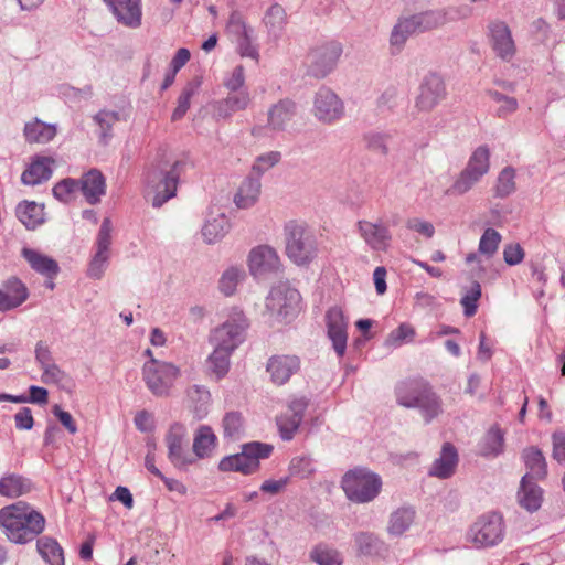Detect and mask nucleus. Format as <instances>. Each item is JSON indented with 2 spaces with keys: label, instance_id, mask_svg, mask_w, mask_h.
I'll return each mask as SVG.
<instances>
[{
  "label": "nucleus",
  "instance_id": "35",
  "mask_svg": "<svg viewBox=\"0 0 565 565\" xmlns=\"http://www.w3.org/2000/svg\"><path fill=\"white\" fill-rule=\"evenodd\" d=\"M260 179L255 177H248L234 196V202L239 209H248L253 206L260 194Z\"/></svg>",
  "mask_w": 565,
  "mask_h": 565
},
{
  "label": "nucleus",
  "instance_id": "10",
  "mask_svg": "<svg viewBox=\"0 0 565 565\" xmlns=\"http://www.w3.org/2000/svg\"><path fill=\"white\" fill-rule=\"evenodd\" d=\"M247 327L248 323L244 315L237 312L213 330L211 343L233 352L244 341Z\"/></svg>",
  "mask_w": 565,
  "mask_h": 565
},
{
  "label": "nucleus",
  "instance_id": "55",
  "mask_svg": "<svg viewBox=\"0 0 565 565\" xmlns=\"http://www.w3.org/2000/svg\"><path fill=\"white\" fill-rule=\"evenodd\" d=\"M264 22L270 33L276 34V33L280 32L286 23L285 9L280 4L274 3L266 11L265 17H264Z\"/></svg>",
  "mask_w": 565,
  "mask_h": 565
},
{
  "label": "nucleus",
  "instance_id": "23",
  "mask_svg": "<svg viewBox=\"0 0 565 565\" xmlns=\"http://www.w3.org/2000/svg\"><path fill=\"white\" fill-rule=\"evenodd\" d=\"M297 114L296 103L286 98L281 99L268 109L267 125L271 130H286Z\"/></svg>",
  "mask_w": 565,
  "mask_h": 565
},
{
  "label": "nucleus",
  "instance_id": "57",
  "mask_svg": "<svg viewBox=\"0 0 565 565\" xmlns=\"http://www.w3.org/2000/svg\"><path fill=\"white\" fill-rule=\"evenodd\" d=\"M288 470L291 477L306 479L316 471V468L310 457L297 456L290 460Z\"/></svg>",
  "mask_w": 565,
  "mask_h": 565
},
{
  "label": "nucleus",
  "instance_id": "59",
  "mask_svg": "<svg viewBox=\"0 0 565 565\" xmlns=\"http://www.w3.org/2000/svg\"><path fill=\"white\" fill-rule=\"evenodd\" d=\"M415 337V329L408 323H402L398 328L391 331L385 340L387 347H399L404 342L413 341Z\"/></svg>",
  "mask_w": 565,
  "mask_h": 565
},
{
  "label": "nucleus",
  "instance_id": "32",
  "mask_svg": "<svg viewBox=\"0 0 565 565\" xmlns=\"http://www.w3.org/2000/svg\"><path fill=\"white\" fill-rule=\"evenodd\" d=\"M23 135L29 143H47L56 136V127L34 118L25 124Z\"/></svg>",
  "mask_w": 565,
  "mask_h": 565
},
{
  "label": "nucleus",
  "instance_id": "45",
  "mask_svg": "<svg viewBox=\"0 0 565 565\" xmlns=\"http://www.w3.org/2000/svg\"><path fill=\"white\" fill-rule=\"evenodd\" d=\"M223 437L237 440L244 435V419L239 412H227L222 419Z\"/></svg>",
  "mask_w": 565,
  "mask_h": 565
},
{
  "label": "nucleus",
  "instance_id": "60",
  "mask_svg": "<svg viewBox=\"0 0 565 565\" xmlns=\"http://www.w3.org/2000/svg\"><path fill=\"white\" fill-rule=\"evenodd\" d=\"M300 417L292 416L288 412L277 418V425L279 428L280 437L284 440L292 439L295 433L298 430L300 424Z\"/></svg>",
  "mask_w": 565,
  "mask_h": 565
},
{
  "label": "nucleus",
  "instance_id": "13",
  "mask_svg": "<svg viewBox=\"0 0 565 565\" xmlns=\"http://www.w3.org/2000/svg\"><path fill=\"white\" fill-rule=\"evenodd\" d=\"M342 54L339 43L331 42L313 49L308 55V73L316 78L330 74Z\"/></svg>",
  "mask_w": 565,
  "mask_h": 565
},
{
  "label": "nucleus",
  "instance_id": "1",
  "mask_svg": "<svg viewBox=\"0 0 565 565\" xmlns=\"http://www.w3.org/2000/svg\"><path fill=\"white\" fill-rule=\"evenodd\" d=\"M395 397L405 408H417L425 422L431 423L443 414V401L433 387L423 381L406 380L396 384Z\"/></svg>",
  "mask_w": 565,
  "mask_h": 565
},
{
  "label": "nucleus",
  "instance_id": "51",
  "mask_svg": "<svg viewBox=\"0 0 565 565\" xmlns=\"http://www.w3.org/2000/svg\"><path fill=\"white\" fill-rule=\"evenodd\" d=\"M47 391L40 386L32 385L30 387V396L25 395H11L2 393L0 394V402H11V403H39L45 404L47 402Z\"/></svg>",
  "mask_w": 565,
  "mask_h": 565
},
{
  "label": "nucleus",
  "instance_id": "46",
  "mask_svg": "<svg viewBox=\"0 0 565 565\" xmlns=\"http://www.w3.org/2000/svg\"><path fill=\"white\" fill-rule=\"evenodd\" d=\"M481 179V177L463 168L455 179L451 186L447 189L446 194L463 195L469 192L476 184H478Z\"/></svg>",
  "mask_w": 565,
  "mask_h": 565
},
{
  "label": "nucleus",
  "instance_id": "18",
  "mask_svg": "<svg viewBox=\"0 0 565 565\" xmlns=\"http://www.w3.org/2000/svg\"><path fill=\"white\" fill-rule=\"evenodd\" d=\"M118 23L137 29L141 25L140 0H104Z\"/></svg>",
  "mask_w": 565,
  "mask_h": 565
},
{
  "label": "nucleus",
  "instance_id": "3",
  "mask_svg": "<svg viewBox=\"0 0 565 565\" xmlns=\"http://www.w3.org/2000/svg\"><path fill=\"white\" fill-rule=\"evenodd\" d=\"M285 252L291 263L308 266L318 256L316 233L306 222L291 220L284 226Z\"/></svg>",
  "mask_w": 565,
  "mask_h": 565
},
{
  "label": "nucleus",
  "instance_id": "33",
  "mask_svg": "<svg viewBox=\"0 0 565 565\" xmlns=\"http://www.w3.org/2000/svg\"><path fill=\"white\" fill-rule=\"evenodd\" d=\"M22 255L35 271L49 278H53L57 275L60 268L53 258L31 248H23Z\"/></svg>",
  "mask_w": 565,
  "mask_h": 565
},
{
  "label": "nucleus",
  "instance_id": "40",
  "mask_svg": "<svg viewBox=\"0 0 565 565\" xmlns=\"http://www.w3.org/2000/svg\"><path fill=\"white\" fill-rule=\"evenodd\" d=\"M36 547L49 565H64V552L56 540L43 536L38 540Z\"/></svg>",
  "mask_w": 565,
  "mask_h": 565
},
{
  "label": "nucleus",
  "instance_id": "42",
  "mask_svg": "<svg viewBox=\"0 0 565 565\" xmlns=\"http://www.w3.org/2000/svg\"><path fill=\"white\" fill-rule=\"evenodd\" d=\"M516 170L513 167H504L498 174L494 185V196L504 199L516 191Z\"/></svg>",
  "mask_w": 565,
  "mask_h": 565
},
{
  "label": "nucleus",
  "instance_id": "17",
  "mask_svg": "<svg viewBox=\"0 0 565 565\" xmlns=\"http://www.w3.org/2000/svg\"><path fill=\"white\" fill-rule=\"evenodd\" d=\"M326 322L328 337L332 341V345L338 356H343L348 341V321L343 311L339 307L330 308L326 313Z\"/></svg>",
  "mask_w": 565,
  "mask_h": 565
},
{
  "label": "nucleus",
  "instance_id": "39",
  "mask_svg": "<svg viewBox=\"0 0 565 565\" xmlns=\"http://www.w3.org/2000/svg\"><path fill=\"white\" fill-rule=\"evenodd\" d=\"M522 458L529 470L525 475H529L530 479H542L546 476V461L539 448L533 446L525 448Z\"/></svg>",
  "mask_w": 565,
  "mask_h": 565
},
{
  "label": "nucleus",
  "instance_id": "7",
  "mask_svg": "<svg viewBox=\"0 0 565 565\" xmlns=\"http://www.w3.org/2000/svg\"><path fill=\"white\" fill-rule=\"evenodd\" d=\"M180 376L181 370L178 365L159 359H149L142 366V380L157 397L170 396Z\"/></svg>",
  "mask_w": 565,
  "mask_h": 565
},
{
  "label": "nucleus",
  "instance_id": "43",
  "mask_svg": "<svg viewBox=\"0 0 565 565\" xmlns=\"http://www.w3.org/2000/svg\"><path fill=\"white\" fill-rule=\"evenodd\" d=\"M504 436L502 430L493 426L491 427L480 444V455L484 457L498 456L503 451Z\"/></svg>",
  "mask_w": 565,
  "mask_h": 565
},
{
  "label": "nucleus",
  "instance_id": "25",
  "mask_svg": "<svg viewBox=\"0 0 565 565\" xmlns=\"http://www.w3.org/2000/svg\"><path fill=\"white\" fill-rule=\"evenodd\" d=\"M77 182L82 194L89 204L98 203L106 192V180L97 169H90Z\"/></svg>",
  "mask_w": 565,
  "mask_h": 565
},
{
  "label": "nucleus",
  "instance_id": "37",
  "mask_svg": "<svg viewBox=\"0 0 565 565\" xmlns=\"http://www.w3.org/2000/svg\"><path fill=\"white\" fill-rule=\"evenodd\" d=\"M186 396L194 416L199 419L205 417L211 404V393L204 385L194 384L186 390Z\"/></svg>",
  "mask_w": 565,
  "mask_h": 565
},
{
  "label": "nucleus",
  "instance_id": "52",
  "mask_svg": "<svg viewBox=\"0 0 565 565\" xmlns=\"http://www.w3.org/2000/svg\"><path fill=\"white\" fill-rule=\"evenodd\" d=\"M488 95L493 102L499 104L497 109V116L499 118H507L508 116L515 113L519 108L516 98L512 96L504 95L498 90H489Z\"/></svg>",
  "mask_w": 565,
  "mask_h": 565
},
{
  "label": "nucleus",
  "instance_id": "29",
  "mask_svg": "<svg viewBox=\"0 0 565 565\" xmlns=\"http://www.w3.org/2000/svg\"><path fill=\"white\" fill-rule=\"evenodd\" d=\"M15 215L28 230H34L45 221L44 205L34 201H22L15 207Z\"/></svg>",
  "mask_w": 565,
  "mask_h": 565
},
{
  "label": "nucleus",
  "instance_id": "14",
  "mask_svg": "<svg viewBox=\"0 0 565 565\" xmlns=\"http://www.w3.org/2000/svg\"><path fill=\"white\" fill-rule=\"evenodd\" d=\"M312 114L322 124H333L344 115V105L330 88L321 87L315 94Z\"/></svg>",
  "mask_w": 565,
  "mask_h": 565
},
{
  "label": "nucleus",
  "instance_id": "53",
  "mask_svg": "<svg viewBox=\"0 0 565 565\" xmlns=\"http://www.w3.org/2000/svg\"><path fill=\"white\" fill-rule=\"evenodd\" d=\"M310 558L319 565H342L340 553L327 545H318L310 552Z\"/></svg>",
  "mask_w": 565,
  "mask_h": 565
},
{
  "label": "nucleus",
  "instance_id": "31",
  "mask_svg": "<svg viewBox=\"0 0 565 565\" xmlns=\"http://www.w3.org/2000/svg\"><path fill=\"white\" fill-rule=\"evenodd\" d=\"M216 446V436L210 426L201 425L194 435L192 454L195 455V461L210 457Z\"/></svg>",
  "mask_w": 565,
  "mask_h": 565
},
{
  "label": "nucleus",
  "instance_id": "15",
  "mask_svg": "<svg viewBox=\"0 0 565 565\" xmlns=\"http://www.w3.org/2000/svg\"><path fill=\"white\" fill-rule=\"evenodd\" d=\"M446 96V87L443 78L430 73L426 75L420 85L415 100V107L419 111H431Z\"/></svg>",
  "mask_w": 565,
  "mask_h": 565
},
{
  "label": "nucleus",
  "instance_id": "4",
  "mask_svg": "<svg viewBox=\"0 0 565 565\" xmlns=\"http://www.w3.org/2000/svg\"><path fill=\"white\" fill-rule=\"evenodd\" d=\"M185 163L181 160L173 162L159 161L146 177V195L150 198L153 207H160L175 196L179 178Z\"/></svg>",
  "mask_w": 565,
  "mask_h": 565
},
{
  "label": "nucleus",
  "instance_id": "22",
  "mask_svg": "<svg viewBox=\"0 0 565 565\" xmlns=\"http://www.w3.org/2000/svg\"><path fill=\"white\" fill-rule=\"evenodd\" d=\"M55 160L52 157L35 156L21 175V182L25 185H38L46 182L53 173Z\"/></svg>",
  "mask_w": 565,
  "mask_h": 565
},
{
  "label": "nucleus",
  "instance_id": "58",
  "mask_svg": "<svg viewBox=\"0 0 565 565\" xmlns=\"http://www.w3.org/2000/svg\"><path fill=\"white\" fill-rule=\"evenodd\" d=\"M226 31L233 36L234 41L248 33H253V29L246 24L243 14L238 11L231 13L226 24Z\"/></svg>",
  "mask_w": 565,
  "mask_h": 565
},
{
  "label": "nucleus",
  "instance_id": "64",
  "mask_svg": "<svg viewBox=\"0 0 565 565\" xmlns=\"http://www.w3.org/2000/svg\"><path fill=\"white\" fill-rule=\"evenodd\" d=\"M78 182L74 179H64L56 183L53 188V195L62 201L68 202L76 190H78Z\"/></svg>",
  "mask_w": 565,
  "mask_h": 565
},
{
  "label": "nucleus",
  "instance_id": "12",
  "mask_svg": "<svg viewBox=\"0 0 565 565\" xmlns=\"http://www.w3.org/2000/svg\"><path fill=\"white\" fill-rule=\"evenodd\" d=\"M470 537L478 546H493L503 539V520L498 513L481 515L470 527Z\"/></svg>",
  "mask_w": 565,
  "mask_h": 565
},
{
  "label": "nucleus",
  "instance_id": "56",
  "mask_svg": "<svg viewBox=\"0 0 565 565\" xmlns=\"http://www.w3.org/2000/svg\"><path fill=\"white\" fill-rule=\"evenodd\" d=\"M501 234L494 228H487L479 241L478 252L486 257H492L499 247L501 242Z\"/></svg>",
  "mask_w": 565,
  "mask_h": 565
},
{
  "label": "nucleus",
  "instance_id": "8",
  "mask_svg": "<svg viewBox=\"0 0 565 565\" xmlns=\"http://www.w3.org/2000/svg\"><path fill=\"white\" fill-rule=\"evenodd\" d=\"M168 459L177 469L184 470L195 463V455L189 448L188 429L183 424L174 423L164 437Z\"/></svg>",
  "mask_w": 565,
  "mask_h": 565
},
{
  "label": "nucleus",
  "instance_id": "49",
  "mask_svg": "<svg viewBox=\"0 0 565 565\" xmlns=\"http://www.w3.org/2000/svg\"><path fill=\"white\" fill-rule=\"evenodd\" d=\"M391 138L388 132L370 131L364 134L363 142L367 150L381 156H386L388 153V142Z\"/></svg>",
  "mask_w": 565,
  "mask_h": 565
},
{
  "label": "nucleus",
  "instance_id": "63",
  "mask_svg": "<svg viewBox=\"0 0 565 565\" xmlns=\"http://www.w3.org/2000/svg\"><path fill=\"white\" fill-rule=\"evenodd\" d=\"M195 92L196 86L191 83L183 88L182 93L178 98V105L172 114V120H180L186 114L188 109L190 108L191 98L193 97Z\"/></svg>",
  "mask_w": 565,
  "mask_h": 565
},
{
  "label": "nucleus",
  "instance_id": "34",
  "mask_svg": "<svg viewBox=\"0 0 565 565\" xmlns=\"http://www.w3.org/2000/svg\"><path fill=\"white\" fill-rule=\"evenodd\" d=\"M32 490V482L17 473H8L0 478V495L17 498L29 493Z\"/></svg>",
  "mask_w": 565,
  "mask_h": 565
},
{
  "label": "nucleus",
  "instance_id": "28",
  "mask_svg": "<svg viewBox=\"0 0 565 565\" xmlns=\"http://www.w3.org/2000/svg\"><path fill=\"white\" fill-rule=\"evenodd\" d=\"M520 505L530 512L537 511L542 504V489L530 479L529 475L522 477L518 491Z\"/></svg>",
  "mask_w": 565,
  "mask_h": 565
},
{
  "label": "nucleus",
  "instance_id": "9",
  "mask_svg": "<svg viewBox=\"0 0 565 565\" xmlns=\"http://www.w3.org/2000/svg\"><path fill=\"white\" fill-rule=\"evenodd\" d=\"M300 294L288 282L274 286L266 298V309L279 320L294 317L299 308Z\"/></svg>",
  "mask_w": 565,
  "mask_h": 565
},
{
  "label": "nucleus",
  "instance_id": "38",
  "mask_svg": "<svg viewBox=\"0 0 565 565\" xmlns=\"http://www.w3.org/2000/svg\"><path fill=\"white\" fill-rule=\"evenodd\" d=\"M415 32H426L444 25L447 22V12L444 10H429L408 17Z\"/></svg>",
  "mask_w": 565,
  "mask_h": 565
},
{
  "label": "nucleus",
  "instance_id": "24",
  "mask_svg": "<svg viewBox=\"0 0 565 565\" xmlns=\"http://www.w3.org/2000/svg\"><path fill=\"white\" fill-rule=\"evenodd\" d=\"M29 292L24 284L15 277L8 279L0 288V311H9L21 306Z\"/></svg>",
  "mask_w": 565,
  "mask_h": 565
},
{
  "label": "nucleus",
  "instance_id": "20",
  "mask_svg": "<svg viewBox=\"0 0 565 565\" xmlns=\"http://www.w3.org/2000/svg\"><path fill=\"white\" fill-rule=\"evenodd\" d=\"M358 228L364 242L373 250H386L388 248L392 235L388 227L385 226L383 223L359 221Z\"/></svg>",
  "mask_w": 565,
  "mask_h": 565
},
{
  "label": "nucleus",
  "instance_id": "5",
  "mask_svg": "<svg viewBox=\"0 0 565 565\" xmlns=\"http://www.w3.org/2000/svg\"><path fill=\"white\" fill-rule=\"evenodd\" d=\"M341 484L350 501L367 503L379 495L382 480L379 475L366 468H354L343 476Z\"/></svg>",
  "mask_w": 565,
  "mask_h": 565
},
{
  "label": "nucleus",
  "instance_id": "30",
  "mask_svg": "<svg viewBox=\"0 0 565 565\" xmlns=\"http://www.w3.org/2000/svg\"><path fill=\"white\" fill-rule=\"evenodd\" d=\"M230 230V223L224 213H209L202 227V236L205 243L214 244L222 239Z\"/></svg>",
  "mask_w": 565,
  "mask_h": 565
},
{
  "label": "nucleus",
  "instance_id": "47",
  "mask_svg": "<svg viewBox=\"0 0 565 565\" xmlns=\"http://www.w3.org/2000/svg\"><path fill=\"white\" fill-rule=\"evenodd\" d=\"M214 350L209 356L207 363L212 373L217 379H222L226 375L230 369V356L232 351L213 345Z\"/></svg>",
  "mask_w": 565,
  "mask_h": 565
},
{
  "label": "nucleus",
  "instance_id": "26",
  "mask_svg": "<svg viewBox=\"0 0 565 565\" xmlns=\"http://www.w3.org/2000/svg\"><path fill=\"white\" fill-rule=\"evenodd\" d=\"M492 49L503 60H510L515 53L514 42L507 24L499 22L491 26Z\"/></svg>",
  "mask_w": 565,
  "mask_h": 565
},
{
  "label": "nucleus",
  "instance_id": "50",
  "mask_svg": "<svg viewBox=\"0 0 565 565\" xmlns=\"http://www.w3.org/2000/svg\"><path fill=\"white\" fill-rule=\"evenodd\" d=\"M414 33H416V32H415V29H414L412 22L409 21V19L408 18L399 19L391 32V38H390L391 46L396 47L397 50H401L402 46L407 41L408 36Z\"/></svg>",
  "mask_w": 565,
  "mask_h": 565
},
{
  "label": "nucleus",
  "instance_id": "2",
  "mask_svg": "<svg viewBox=\"0 0 565 565\" xmlns=\"http://www.w3.org/2000/svg\"><path fill=\"white\" fill-rule=\"evenodd\" d=\"M0 525L10 541L23 544L44 530L45 520L42 514L19 502L0 510Z\"/></svg>",
  "mask_w": 565,
  "mask_h": 565
},
{
  "label": "nucleus",
  "instance_id": "6",
  "mask_svg": "<svg viewBox=\"0 0 565 565\" xmlns=\"http://www.w3.org/2000/svg\"><path fill=\"white\" fill-rule=\"evenodd\" d=\"M274 447L270 444L250 441L242 445V451L224 457L220 463L221 471H236L243 475L255 473L260 466L262 459H267L273 454Z\"/></svg>",
  "mask_w": 565,
  "mask_h": 565
},
{
  "label": "nucleus",
  "instance_id": "19",
  "mask_svg": "<svg viewBox=\"0 0 565 565\" xmlns=\"http://www.w3.org/2000/svg\"><path fill=\"white\" fill-rule=\"evenodd\" d=\"M300 369V360L297 355H274L266 365L270 380L276 385H284Z\"/></svg>",
  "mask_w": 565,
  "mask_h": 565
},
{
  "label": "nucleus",
  "instance_id": "44",
  "mask_svg": "<svg viewBox=\"0 0 565 565\" xmlns=\"http://www.w3.org/2000/svg\"><path fill=\"white\" fill-rule=\"evenodd\" d=\"M246 274L242 267L232 266L224 270L218 280L220 291L228 297L235 294L237 286L244 280Z\"/></svg>",
  "mask_w": 565,
  "mask_h": 565
},
{
  "label": "nucleus",
  "instance_id": "61",
  "mask_svg": "<svg viewBox=\"0 0 565 565\" xmlns=\"http://www.w3.org/2000/svg\"><path fill=\"white\" fill-rule=\"evenodd\" d=\"M281 159V153L279 151H269L258 156L253 164V173L257 175L255 178H259L267 170L276 166Z\"/></svg>",
  "mask_w": 565,
  "mask_h": 565
},
{
  "label": "nucleus",
  "instance_id": "54",
  "mask_svg": "<svg viewBox=\"0 0 565 565\" xmlns=\"http://www.w3.org/2000/svg\"><path fill=\"white\" fill-rule=\"evenodd\" d=\"M95 122L100 128L99 139L106 143L111 137V128L119 120V115L116 111L100 110L94 116Z\"/></svg>",
  "mask_w": 565,
  "mask_h": 565
},
{
  "label": "nucleus",
  "instance_id": "41",
  "mask_svg": "<svg viewBox=\"0 0 565 565\" xmlns=\"http://www.w3.org/2000/svg\"><path fill=\"white\" fill-rule=\"evenodd\" d=\"M490 148L487 145H481L472 151L465 169L483 178L490 171Z\"/></svg>",
  "mask_w": 565,
  "mask_h": 565
},
{
  "label": "nucleus",
  "instance_id": "21",
  "mask_svg": "<svg viewBox=\"0 0 565 565\" xmlns=\"http://www.w3.org/2000/svg\"><path fill=\"white\" fill-rule=\"evenodd\" d=\"M252 103L248 89H242L228 95L213 104V113L217 119H228L234 114L247 109Z\"/></svg>",
  "mask_w": 565,
  "mask_h": 565
},
{
  "label": "nucleus",
  "instance_id": "62",
  "mask_svg": "<svg viewBox=\"0 0 565 565\" xmlns=\"http://www.w3.org/2000/svg\"><path fill=\"white\" fill-rule=\"evenodd\" d=\"M481 297V286L473 281L471 288L461 298L460 303L463 307L465 316L472 317L477 311V302Z\"/></svg>",
  "mask_w": 565,
  "mask_h": 565
},
{
  "label": "nucleus",
  "instance_id": "11",
  "mask_svg": "<svg viewBox=\"0 0 565 565\" xmlns=\"http://www.w3.org/2000/svg\"><path fill=\"white\" fill-rule=\"evenodd\" d=\"M113 230L114 227L110 218L105 217L97 233L95 253L87 268V276L89 278L100 279L108 266Z\"/></svg>",
  "mask_w": 565,
  "mask_h": 565
},
{
  "label": "nucleus",
  "instance_id": "16",
  "mask_svg": "<svg viewBox=\"0 0 565 565\" xmlns=\"http://www.w3.org/2000/svg\"><path fill=\"white\" fill-rule=\"evenodd\" d=\"M248 267L253 276L263 277L279 271L281 262L274 247L259 245L249 252Z\"/></svg>",
  "mask_w": 565,
  "mask_h": 565
},
{
  "label": "nucleus",
  "instance_id": "48",
  "mask_svg": "<svg viewBox=\"0 0 565 565\" xmlns=\"http://www.w3.org/2000/svg\"><path fill=\"white\" fill-rule=\"evenodd\" d=\"M354 543L360 554L374 555L379 554L384 543L371 532H359L354 535Z\"/></svg>",
  "mask_w": 565,
  "mask_h": 565
},
{
  "label": "nucleus",
  "instance_id": "27",
  "mask_svg": "<svg viewBox=\"0 0 565 565\" xmlns=\"http://www.w3.org/2000/svg\"><path fill=\"white\" fill-rule=\"evenodd\" d=\"M458 463V454L456 448L449 444H444L440 456L434 461L429 475L440 479H447L455 472Z\"/></svg>",
  "mask_w": 565,
  "mask_h": 565
},
{
  "label": "nucleus",
  "instance_id": "36",
  "mask_svg": "<svg viewBox=\"0 0 565 565\" xmlns=\"http://www.w3.org/2000/svg\"><path fill=\"white\" fill-rule=\"evenodd\" d=\"M416 511L412 507H402L390 515L387 532L394 536L404 534L414 523Z\"/></svg>",
  "mask_w": 565,
  "mask_h": 565
}]
</instances>
